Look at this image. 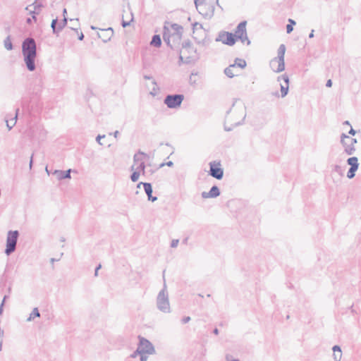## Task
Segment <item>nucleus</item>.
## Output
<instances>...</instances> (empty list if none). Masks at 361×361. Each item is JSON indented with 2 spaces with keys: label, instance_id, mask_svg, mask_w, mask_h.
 I'll return each mask as SVG.
<instances>
[{
  "label": "nucleus",
  "instance_id": "obj_16",
  "mask_svg": "<svg viewBox=\"0 0 361 361\" xmlns=\"http://www.w3.org/2000/svg\"><path fill=\"white\" fill-rule=\"evenodd\" d=\"M102 32V34L98 33V37L102 39L104 42H109L114 35V30L112 27H108L106 29H100Z\"/></svg>",
  "mask_w": 361,
  "mask_h": 361
},
{
  "label": "nucleus",
  "instance_id": "obj_12",
  "mask_svg": "<svg viewBox=\"0 0 361 361\" xmlns=\"http://www.w3.org/2000/svg\"><path fill=\"white\" fill-rule=\"evenodd\" d=\"M138 338V347L142 353H145L149 355H152L155 353L154 347L149 340L140 336H139Z\"/></svg>",
  "mask_w": 361,
  "mask_h": 361
},
{
  "label": "nucleus",
  "instance_id": "obj_43",
  "mask_svg": "<svg viewBox=\"0 0 361 361\" xmlns=\"http://www.w3.org/2000/svg\"><path fill=\"white\" fill-rule=\"evenodd\" d=\"M189 46H192L190 41L182 43V50H185Z\"/></svg>",
  "mask_w": 361,
  "mask_h": 361
},
{
  "label": "nucleus",
  "instance_id": "obj_54",
  "mask_svg": "<svg viewBox=\"0 0 361 361\" xmlns=\"http://www.w3.org/2000/svg\"><path fill=\"white\" fill-rule=\"evenodd\" d=\"M102 267V265L99 264H98L96 268H95V270H94V276H97L98 275V271L101 269Z\"/></svg>",
  "mask_w": 361,
  "mask_h": 361
},
{
  "label": "nucleus",
  "instance_id": "obj_46",
  "mask_svg": "<svg viewBox=\"0 0 361 361\" xmlns=\"http://www.w3.org/2000/svg\"><path fill=\"white\" fill-rule=\"evenodd\" d=\"M237 101H238V99H234L231 107L226 112V116L230 114V112L231 111L232 108L235 106V104L237 102Z\"/></svg>",
  "mask_w": 361,
  "mask_h": 361
},
{
  "label": "nucleus",
  "instance_id": "obj_39",
  "mask_svg": "<svg viewBox=\"0 0 361 361\" xmlns=\"http://www.w3.org/2000/svg\"><path fill=\"white\" fill-rule=\"evenodd\" d=\"M173 165V162L171 161H169L167 162H163V163L160 164L159 168H162L164 166H168L171 167Z\"/></svg>",
  "mask_w": 361,
  "mask_h": 361
},
{
  "label": "nucleus",
  "instance_id": "obj_2",
  "mask_svg": "<svg viewBox=\"0 0 361 361\" xmlns=\"http://www.w3.org/2000/svg\"><path fill=\"white\" fill-rule=\"evenodd\" d=\"M22 54L27 69L31 72L34 71L36 68L37 58V44L34 38L27 37L23 41Z\"/></svg>",
  "mask_w": 361,
  "mask_h": 361
},
{
  "label": "nucleus",
  "instance_id": "obj_13",
  "mask_svg": "<svg viewBox=\"0 0 361 361\" xmlns=\"http://www.w3.org/2000/svg\"><path fill=\"white\" fill-rule=\"evenodd\" d=\"M164 103L169 109L180 106V94H168L164 99Z\"/></svg>",
  "mask_w": 361,
  "mask_h": 361
},
{
  "label": "nucleus",
  "instance_id": "obj_47",
  "mask_svg": "<svg viewBox=\"0 0 361 361\" xmlns=\"http://www.w3.org/2000/svg\"><path fill=\"white\" fill-rule=\"evenodd\" d=\"M147 353H142L140 354V361H146L147 360V356L146 355Z\"/></svg>",
  "mask_w": 361,
  "mask_h": 361
},
{
  "label": "nucleus",
  "instance_id": "obj_56",
  "mask_svg": "<svg viewBox=\"0 0 361 361\" xmlns=\"http://www.w3.org/2000/svg\"><path fill=\"white\" fill-rule=\"evenodd\" d=\"M33 156H34V154H32V155L30 157V163H29V166H30V169H32V164H33Z\"/></svg>",
  "mask_w": 361,
  "mask_h": 361
},
{
  "label": "nucleus",
  "instance_id": "obj_37",
  "mask_svg": "<svg viewBox=\"0 0 361 361\" xmlns=\"http://www.w3.org/2000/svg\"><path fill=\"white\" fill-rule=\"evenodd\" d=\"M197 78V73H191V75H190V78H189V82L191 85H195L196 84Z\"/></svg>",
  "mask_w": 361,
  "mask_h": 361
},
{
  "label": "nucleus",
  "instance_id": "obj_62",
  "mask_svg": "<svg viewBox=\"0 0 361 361\" xmlns=\"http://www.w3.org/2000/svg\"><path fill=\"white\" fill-rule=\"evenodd\" d=\"M63 18H65V17H67V9L66 8L63 9Z\"/></svg>",
  "mask_w": 361,
  "mask_h": 361
},
{
  "label": "nucleus",
  "instance_id": "obj_49",
  "mask_svg": "<svg viewBox=\"0 0 361 361\" xmlns=\"http://www.w3.org/2000/svg\"><path fill=\"white\" fill-rule=\"evenodd\" d=\"M6 298V295H5L4 297V299H3L2 302H1V304L0 305V314H1L2 312H3L4 305V302H5Z\"/></svg>",
  "mask_w": 361,
  "mask_h": 361
},
{
  "label": "nucleus",
  "instance_id": "obj_28",
  "mask_svg": "<svg viewBox=\"0 0 361 361\" xmlns=\"http://www.w3.org/2000/svg\"><path fill=\"white\" fill-rule=\"evenodd\" d=\"M58 18H56L53 19L51 23V27L52 29V32L55 35H58L59 33V30H58Z\"/></svg>",
  "mask_w": 361,
  "mask_h": 361
},
{
  "label": "nucleus",
  "instance_id": "obj_38",
  "mask_svg": "<svg viewBox=\"0 0 361 361\" xmlns=\"http://www.w3.org/2000/svg\"><path fill=\"white\" fill-rule=\"evenodd\" d=\"M71 29L73 30L75 32H77V34L78 35V39L82 41L84 39V35L82 32H80V33L78 32V28H75V27H71Z\"/></svg>",
  "mask_w": 361,
  "mask_h": 361
},
{
  "label": "nucleus",
  "instance_id": "obj_19",
  "mask_svg": "<svg viewBox=\"0 0 361 361\" xmlns=\"http://www.w3.org/2000/svg\"><path fill=\"white\" fill-rule=\"evenodd\" d=\"M72 172V169H69L66 171L63 170H55L54 171V174L56 176L58 180H61L64 179H71V173Z\"/></svg>",
  "mask_w": 361,
  "mask_h": 361
},
{
  "label": "nucleus",
  "instance_id": "obj_25",
  "mask_svg": "<svg viewBox=\"0 0 361 361\" xmlns=\"http://www.w3.org/2000/svg\"><path fill=\"white\" fill-rule=\"evenodd\" d=\"M331 173H336L341 177H343L344 176V169L341 166L334 164L331 166Z\"/></svg>",
  "mask_w": 361,
  "mask_h": 361
},
{
  "label": "nucleus",
  "instance_id": "obj_4",
  "mask_svg": "<svg viewBox=\"0 0 361 361\" xmlns=\"http://www.w3.org/2000/svg\"><path fill=\"white\" fill-rule=\"evenodd\" d=\"M164 272L165 271H163L164 286L157 297V307L164 313H169L171 310L166 284L164 279Z\"/></svg>",
  "mask_w": 361,
  "mask_h": 361
},
{
  "label": "nucleus",
  "instance_id": "obj_11",
  "mask_svg": "<svg viewBox=\"0 0 361 361\" xmlns=\"http://www.w3.org/2000/svg\"><path fill=\"white\" fill-rule=\"evenodd\" d=\"M235 37L233 33L227 31H221L219 32L217 37L216 38V42H221L223 44L233 46L237 42Z\"/></svg>",
  "mask_w": 361,
  "mask_h": 361
},
{
  "label": "nucleus",
  "instance_id": "obj_63",
  "mask_svg": "<svg viewBox=\"0 0 361 361\" xmlns=\"http://www.w3.org/2000/svg\"><path fill=\"white\" fill-rule=\"evenodd\" d=\"M144 78H145V80H151V79H153L152 76H151V75H144Z\"/></svg>",
  "mask_w": 361,
  "mask_h": 361
},
{
  "label": "nucleus",
  "instance_id": "obj_17",
  "mask_svg": "<svg viewBox=\"0 0 361 361\" xmlns=\"http://www.w3.org/2000/svg\"><path fill=\"white\" fill-rule=\"evenodd\" d=\"M281 79H282L286 85V86L281 85V97H285L288 94V92L289 78L286 74H283V75L278 77L279 81Z\"/></svg>",
  "mask_w": 361,
  "mask_h": 361
},
{
  "label": "nucleus",
  "instance_id": "obj_24",
  "mask_svg": "<svg viewBox=\"0 0 361 361\" xmlns=\"http://www.w3.org/2000/svg\"><path fill=\"white\" fill-rule=\"evenodd\" d=\"M247 66V63L245 59L236 58L234 61V63L231 64V66H233L234 68L235 66H238L240 68H244Z\"/></svg>",
  "mask_w": 361,
  "mask_h": 361
},
{
  "label": "nucleus",
  "instance_id": "obj_5",
  "mask_svg": "<svg viewBox=\"0 0 361 361\" xmlns=\"http://www.w3.org/2000/svg\"><path fill=\"white\" fill-rule=\"evenodd\" d=\"M19 237L18 231H9L7 233L6 249L4 250L5 254L7 256L11 255L15 252L16 249V245Z\"/></svg>",
  "mask_w": 361,
  "mask_h": 361
},
{
  "label": "nucleus",
  "instance_id": "obj_7",
  "mask_svg": "<svg viewBox=\"0 0 361 361\" xmlns=\"http://www.w3.org/2000/svg\"><path fill=\"white\" fill-rule=\"evenodd\" d=\"M247 21H241L236 27L235 33L233 35L237 40H240L243 44L246 43L247 45L250 44V40L249 39L247 30H246Z\"/></svg>",
  "mask_w": 361,
  "mask_h": 361
},
{
  "label": "nucleus",
  "instance_id": "obj_27",
  "mask_svg": "<svg viewBox=\"0 0 361 361\" xmlns=\"http://www.w3.org/2000/svg\"><path fill=\"white\" fill-rule=\"evenodd\" d=\"M4 47L8 50L11 51L13 49V45L11 42V36L8 35L6 37V38L4 41Z\"/></svg>",
  "mask_w": 361,
  "mask_h": 361
},
{
  "label": "nucleus",
  "instance_id": "obj_55",
  "mask_svg": "<svg viewBox=\"0 0 361 361\" xmlns=\"http://www.w3.org/2000/svg\"><path fill=\"white\" fill-rule=\"evenodd\" d=\"M277 66L278 64H274V66H271V64L270 63V67L276 73H280L281 71H276L277 70Z\"/></svg>",
  "mask_w": 361,
  "mask_h": 361
},
{
  "label": "nucleus",
  "instance_id": "obj_44",
  "mask_svg": "<svg viewBox=\"0 0 361 361\" xmlns=\"http://www.w3.org/2000/svg\"><path fill=\"white\" fill-rule=\"evenodd\" d=\"M192 29L193 30L197 29H202V25L198 23H195L192 24Z\"/></svg>",
  "mask_w": 361,
  "mask_h": 361
},
{
  "label": "nucleus",
  "instance_id": "obj_30",
  "mask_svg": "<svg viewBox=\"0 0 361 361\" xmlns=\"http://www.w3.org/2000/svg\"><path fill=\"white\" fill-rule=\"evenodd\" d=\"M40 317L39 310L37 307H35L32 310V312L30 314V317L27 318V320L31 321L32 319H34L35 317Z\"/></svg>",
  "mask_w": 361,
  "mask_h": 361
},
{
  "label": "nucleus",
  "instance_id": "obj_15",
  "mask_svg": "<svg viewBox=\"0 0 361 361\" xmlns=\"http://www.w3.org/2000/svg\"><path fill=\"white\" fill-rule=\"evenodd\" d=\"M221 194V191L219 188L214 185H213L209 192H202L201 193V196L203 199H208V198H216L219 197Z\"/></svg>",
  "mask_w": 361,
  "mask_h": 361
},
{
  "label": "nucleus",
  "instance_id": "obj_60",
  "mask_svg": "<svg viewBox=\"0 0 361 361\" xmlns=\"http://www.w3.org/2000/svg\"><path fill=\"white\" fill-rule=\"evenodd\" d=\"M271 95L274 96L275 97H277V98L279 97V93L278 91L271 92Z\"/></svg>",
  "mask_w": 361,
  "mask_h": 361
},
{
  "label": "nucleus",
  "instance_id": "obj_42",
  "mask_svg": "<svg viewBox=\"0 0 361 361\" xmlns=\"http://www.w3.org/2000/svg\"><path fill=\"white\" fill-rule=\"evenodd\" d=\"M140 353H142V352L139 349V347H137V350L131 354L130 357L135 358L137 355H140Z\"/></svg>",
  "mask_w": 361,
  "mask_h": 361
},
{
  "label": "nucleus",
  "instance_id": "obj_26",
  "mask_svg": "<svg viewBox=\"0 0 361 361\" xmlns=\"http://www.w3.org/2000/svg\"><path fill=\"white\" fill-rule=\"evenodd\" d=\"M171 30V32H180V25L177 23H171L169 22H166L164 25H166Z\"/></svg>",
  "mask_w": 361,
  "mask_h": 361
},
{
  "label": "nucleus",
  "instance_id": "obj_32",
  "mask_svg": "<svg viewBox=\"0 0 361 361\" xmlns=\"http://www.w3.org/2000/svg\"><path fill=\"white\" fill-rule=\"evenodd\" d=\"M68 23V18L65 17V18H63V20L58 23V30H59V32L67 25Z\"/></svg>",
  "mask_w": 361,
  "mask_h": 361
},
{
  "label": "nucleus",
  "instance_id": "obj_33",
  "mask_svg": "<svg viewBox=\"0 0 361 361\" xmlns=\"http://www.w3.org/2000/svg\"><path fill=\"white\" fill-rule=\"evenodd\" d=\"M140 176V173L139 171H133L130 175V180L133 182H137L139 179V177Z\"/></svg>",
  "mask_w": 361,
  "mask_h": 361
},
{
  "label": "nucleus",
  "instance_id": "obj_40",
  "mask_svg": "<svg viewBox=\"0 0 361 361\" xmlns=\"http://www.w3.org/2000/svg\"><path fill=\"white\" fill-rule=\"evenodd\" d=\"M332 350H333L334 353H336L337 352L338 353H342L341 348L338 345H334L333 348H332Z\"/></svg>",
  "mask_w": 361,
  "mask_h": 361
},
{
  "label": "nucleus",
  "instance_id": "obj_1",
  "mask_svg": "<svg viewBox=\"0 0 361 361\" xmlns=\"http://www.w3.org/2000/svg\"><path fill=\"white\" fill-rule=\"evenodd\" d=\"M42 87L40 82L36 85L28 95L23 96L21 99V107L30 114L38 112L41 109L40 92Z\"/></svg>",
  "mask_w": 361,
  "mask_h": 361
},
{
  "label": "nucleus",
  "instance_id": "obj_50",
  "mask_svg": "<svg viewBox=\"0 0 361 361\" xmlns=\"http://www.w3.org/2000/svg\"><path fill=\"white\" fill-rule=\"evenodd\" d=\"M105 137V135H98L96 137V140L97 142L100 145H102L103 144L100 142L101 139L102 138H104Z\"/></svg>",
  "mask_w": 361,
  "mask_h": 361
},
{
  "label": "nucleus",
  "instance_id": "obj_8",
  "mask_svg": "<svg viewBox=\"0 0 361 361\" xmlns=\"http://www.w3.org/2000/svg\"><path fill=\"white\" fill-rule=\"evenodd\" d=\"M209 165L208 174L216 180H221L224 177V169L221 167V161H212L209 163Z\"/></svg>",
  "mask_w": 361,
  "mask_h": 361
},
{
  "label": "nucleus",
  "instance_id": "obj_31",
  "mask_svg": "<svg viewBox=\"0 0 361 361\" xmlns=\"http://www.w3.org/2000/svg\"><path fill=\"white\" fill-rule=\"evenodd\" d=\"M32 5L34 6L35 10H38L39 11H40L41 8L44 7L42 0H35Z\"/></svg>",
  "mask_w": 361,
  "mask_h": 361
},
{
  "label": "nucleus",
  "instance_id": "obj_35",
  "mask_svg": "<svg viewBox=\"0 0 361 361\" xmlns=\"http://www.w3.org/2000/svg\"><path fill=\"white\" fill-rule=\"evenodd\" d=\"M135 171H139L140 173L142 175H145V164L144 161H141L140 163V164L137 166V167L136 168Z\"/></svg>",
  "mask_w": 361,
  "mask_h": 361
},
{
  "label": "nucleus",
  "instance_id": "obj_52",
  "mask_svg": "<svg viewBox=\"0 0 361 361\" xmlns=\"http://www.w3.org/2000/svg\"><path fill=\"white\" fill-rule=\"evenodd\" d=\"M130 24V21L122 20V22H121V25L123 27H126L129 26Z\"/></svg>",
  "mask_w": 361,
  "mask_h": 361
},
{
  "label": "nucleus",
  "instance_id": "obj_20",
  "mask_svg": "<svg viewBox=\"0 0 361 361\" xmlns=\"http://www.w3.org/2000/svg\"><path fill=\"white\" fill-rule=\"evenodd\" d=\"M143 188L149 201L154 202L156 200H157V197L152 195L153 189L152 185L150 183H145V184H143Z\"/></svg>",
  "mask_w": 361,
  "mask_h": 361
},
{
  "label": "nucleus",
  "instance_id": "obj_21",
  "mask_svg": "<svg viewBox=\"0 0 361 361\" xmlns=\"http://www.w3.org/2000/svg\"><path fill=\"white\" fill-rule=\"evenodd\" d=\"M150 44L155 47H160L161 46V39L159 35H154L152 36Z\"/></svg>",
  "mask_w": 361,
  "mask_h": 361
},
{
  "label": "nucleus",
  "instance_id": "obj_64",
  "mask_svg": "<svg viewBox=\"0 0 361 361\" xmlns=\"http://www.w3.org/2000/svg\"><path fill=\"white\" fill-rule=\"evenodd\" d=\"M32 18H27L26 19V23H27V24L30 25V24H32Z\"/></svg>",
  "mask_w": 361,
  "mask_h": 361
},
{
  "label": "nucleus",
  "instance_id": "obj_59",
  "mask_svg": "<svg viewBox=\"0 0 361 361\" xmlns=\"http://www.w3.org/2000/svg\"><path fill=\"white\" fill-rule=\"evenodd\" d=\"M288 22H289V25H292V26H293L296 24L295 21L290 18L288 19Z\"/></svg>",
  "mask_w": 361,
  "mask_h": 361
},
{
  "label": "nucleus",
  "instance_id": "obj_10",
  "mask_svg": "<svg viewBox=\"0 0 361 361\" xmlns=\"http://www.w3.org/2000/svg\"><path fill=\"white\" fill-rule=\"evenodd\" d=\"M286 51V46L282 44L279 46L278 49V56L273 59L271 61V66L274 64H278L276 71H283L285 69V63H284V55Z\"/></svg>",
  "mask_w": 361,
  "mask_h": 361
},
{
  "label": "nucleus",
  "instance_id": "obj_22",
  "mask_svg": "<svg viewBox=\"0 0 361 361\" xmlns=\"http://www.w3.org/2000/svg\"><path fill=\"white\" fill-rule=\"evenodd\" d=\"M347 164L350 166V168L357 169L359 168L358 159L356 157H352L347 159Z\"/></svg>",
  "mask_w": 361,
  "mask_h": 361
},
{
  "label": "nucleus",
  "instance_id": "obj_58",
  "mask_svg": "<svg viewBox=\"0 0 361 361\" xmlns=\"http://www.w3.org/2000/svg\"><path fill=\"white\" fill-rule=\"evenodd\" d=\"M348 133L351 135H355L356 134V131L353 128H351Z\"/></svg>",
  "mask_w": 361,
  "mask_h": 361
},
{
  "label": "nucleus",
  "instance_id": "obj_9",
  "mask_svg": "<svg viewBox=\"0 0 361 361\" xmlns=\"http://www.w3.org/2000/svg\"><path fill=\"white\" fill-rule=\"evenodd\" d=\"M198 54L193 46H189L185 50H182V63H192L198 59Z\"/></svg>",
  "mask_w": 361,
  "mask_h": 361
},
{
  "label": "nucleus",
  "instance_id": "obj_51",
  "mask_svg": "<svg viewBox=\"0 0 361 361\" xmlns=\"http://www.w3.org/2000/svg\"><path fill=\"white\" fill-rule=\"evenodd\" d=\"M347 140L350 142V144L353 145V146H355V144L357 143V139L355 138H352L349 137V138H347Z\"/></svg>",
  "mask_w": 361,
  "mask_h": 361
},
{
  "label": "nucleus",
  "instance_id": "obj_34",
  "mask_svg": "<svg viewBox=\"0 0 361 361\" xmlns=\"http://www.w3.org/2000/svg\"><path fill=\"white\" fill-rule=\"evenodd\" d=\"M139 155H141L143 157L146 158V157H148V155L143 152H141L140 150L138 151V152L137 154H135L133 157V161L134 162H137L140 159L139 158Z\"/></svg>",
  "mask_w": 361,
  "mask_h": 361
},
{
  "label": "nucleus",
  "instance_id": "obj_48",
  "mask_svg": "<svg viewBox=\"0 0 361 361\" xmlns=\"http://www.w3.org/2000/svg\"><path fill=\"white\" fill-rule=\"evenodd\" d=\"M293 30V26H292V25L288 24L286 25V32L288 34H290V32H292Z\"/></svg>",
  "mask_w": 361,
  "mask_h": 361
},
{
  "label": "nucleus",
  "instance_id": "obj_53",
  "mask_svg": "<svg viewBox=\"0 0 361 361\" xmlns=\"http://www.w3.org/2000/svg\"><path fill=\"white\" fill-rule=\"evenodd\" d=\"M190 320V317H184L182 318V323H184V324H186L188 323L189 321Z\"/></svg>",
  "mask_w": 361,
  "mask_h": 361
},
{
  "label": "nucleus",
  "instance_id": "obj_29",
  "mask_svg": "<svg viewBox=\"0 0 361 361\" xmlns=\"http://www.w3.org/2000/svg\"><path fill=\"white\" fill-rule=\"evenodd\" d=\"M234 68L233 66H231V64L226 67L225 69H224V74L228 77L229 78H233L234 76H235V74L233 73V70L232 68Z\"/></svg>",
  "mask_w": 361,
  "mask_h": 361
},
{
  "label": "nucleus",
  "instance_id": "obj_61",
  "mask_svg": "<svg viewBox=\"0 0 361 361\" xmlns=\"http://www.w3.org/2000/svg\"><path fill=\"white\" fill-rule=\"evenodd\" d=\"M40 11H39L38 10H34L32 11H30V13L32 16V15H37L39 13Z\"/></svg>",
  "mask_w": 361,
  "mask_h": 361
},
{
  "label": "nucleus",
  "instance_id": "obj_45",
  "mask_svg": "<svg viewBox=\"0 0 361 361\" xmlns=\"http://www.w3.org/2000/svg\"><path fill=\"white\" fill-rule=\"evenodd\" d=\"M178 243H179V240L178 239H173L171 241V247H176L178 246Z\"/></svg>",
  "mask_w": 361,
  "mask_h": 361
},
{
  "label": "nucleus",
  "instance_id": "obj_23",
  "mask_svg": "<svg viewBox=\"0 0 361 361\" xmlns=\"http://www.w3.org/2000/svg\"><path fill=\"white\" fill-rule=\"evenodd\" d=\"M245 117H246V114L245 113V114H244V115H243V118H242V120H241L240 121L236 122V123H235L232 124V125H231V126H229V127H228V126H227L224 123V130H225L226 131H228H228H231V130H232L235 127H237V126H238L242 125V124L243 123V122H244V120L245 119Z\"/></svg>",
  "mask_w": 361,
  "mask_h": 361
},
{
  "label": "nucleus",
  "instance_id": "obj_41",
  "mask_svg": "<svg viewBox=\"0 0 361 361\" xmlns=\"http://www.w3.org/2000/svg\"><path fill=\"white\" fill-rule=\"evenodd\" d=\"M342 353H334V358L335 361H341Z\"/></svg>",
  "mask_w": 361,
  "mask_h": 361
},
{
  "label": "nucleus",
  "instance_id": "obj_6",
  "mask_svg": "<svg viewBox=\"0 0 361 361\" xmlns=\"http://www.w3.org/2000/svg\"><path fill=\"white\" fill-rule=\"evenodd\" d=\"M194 3L199 13L204 17L211 18L214 16V5L207 4L205 0H195Z\"/></svg>",
  "mask_w": 361,
  "mask_h": 361
},
{
  "label": "nucleus",
  "instance_id": "obj_36",
  "mask_svg": "<svg viewBox=\"0 0 361 361\" xmlns=\"http://www.w3.org/2000/svg\"><path fill=\"white\" fill-rule=\"evenodd\" d=\"M357 171V169H353V168H350L348 169V171L347 173V177L349 178V179H352L355 177V172Z\"/></svg>",
  "mask_w": 361,
  "mask_h": 361
},
{
  "label": "nucleus",
  "instance_id": "obj_18",
  "mask_svg": "<svg viewBox=\"0 0 361 361\" xmlns=\"http://www.w3.org/2000/svg\"><path fill=\"white\" fill-rule=\"evenodd\" d=\"M19 109L17 108L16 110V114L13 117L11 115H6L5 117V121L6 123V126L9 130H11L16 125L18 115Z\"/></svg>",
  "mask_w": 361,
  "mask_h": 361
},
{
  "label": "nucleus",
  "instance_id": "obj_57",
  "mask_svg": "<svg viewBox=\"0 0 361 361\" xmlns=\"http://www.w3.org/2000/svg\"><path fill=\"white\" fill-rule=\"evenodd\" d=\"M326 86L327 87H331L332 86V81L331 79L328 80L326 83Z\"/></svg>",
  "mask_w": 361,
  "mask_h": 361
},
{
  "label": "nucleus",
  "instance_id": "obj_3",
  "mask_svg": "<svg viewBox=\"0 0 361 361\" xmlns=\"http://www.w3.org/2000/svg\"><path fill=\"white\" fill-rule=\"evenodd\" d=\"M163 29V39L168 47L176 51L178 64L180 66V32H171L167 24Z\"/></svg>",
  "mask_w": 361,
  "mask_h": 361
},
{
  "label": "nucleus",
  "instance_id": "obj_14",
  "mask_svg": "<svg viewBox=\"0 0 361 361\" xmlns=\"http://www.w3.org/2000/svg\"><path fill=\"white\" fill-rule=\"evenodd\" d=\"M347 138H349V136L345 133H342L341 135V143L344 147L345 153H346L348 155H352L355 152V147L350 143Z\"/></svg>",
  "mask_w": 361,
  "mask_h": 361
}]
</instances>
